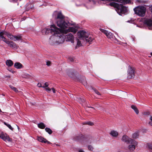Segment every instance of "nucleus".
I'll list each match as a JSON object with an SVG mask.
<instances>
[{
    "instance_id": "1",
    "label": "nucleus",
    "mask_w": 152,
    "mask_h": 152,
    "mask_svg": "<svg viewBox=\"0 0 152 152\" xmlns=\"http://www.w3.org/2000/svg\"><path fill=\"white\" fill-rule=\"evenodd\" d=\"M76 29L73 27H69L68 29L64 30L63 32L60 33V35L56 36H51L50 38L49 42L52 45L55 44H61L63 43L65 41V36L64 34H66L68 32H71L75 33L77 32Z\"/></svg>"
},
{
    "instance_id": "2",
    "label": "nucleus",
    "mask_w": 152,
    "mask_h": 152,
    "mask_svg": "<svg viewBox=\"0 0 152 152\" xmlns=\"http://www.w3.org/2000/svg\"><path fill=\"white\" fill-rule=\"evenodd\" d=\"M109 4L111 6L115 8L116 11L120 15H121V13H125L127 12V8L121 4H119L115 2H112L110 3Z\"/></svg>"
},
{
    "instance_id": "3",
    "label": "nucleus",
    "mask_w": 152,
    "mask_h": 152,
    "mask_svg": "<svg viewBox=\"0 0 152 152\" xmlns=\"http://www.w3.org/2000/svg\"><path fill=\"white\" fill-rule=\"evenodd\" d=\"M77 34L79 39H76L77 42L76 47L81 46L82 44L85 42V39L86 38L88 34L85 31L82 30L79 31Z\"/></svg>"
},
{
    "instance_id": "4",
    "label": "nucleus",
    "mask_w": 152,
    "mask_h": 152,
    "mask_svg": "<svg viewBox=\"0 0 152 152\" xmlns=\"http://www.w3.org/2000/svg\"><path fill=\"white\" fill-rule=\"evenodd\" d=\"M57 18L59 19L57 22V25L61 28H66L69 25V23H67L64 20V17L61 13H59L58 14Z\"/></svg>"
},
{
    "instance_id": "5",
    "label": "nucleus",
    "mask_w": 152,
    "mask_h": 152,
    "mask_svg": "<svg viewBox=\"0 0 152 152\" xmlns=\"http://www.w3.org/2000/svg\"><path fill=\"white\" fill-rule=\"evenodd\" d=\"M135 14L140 17H143L145 14L146 8L144 6H139L134 9Z\"/></svg>"
},
{
    "instance_id": "6",
    "label": "nucleus",
    "mask_w": 152,
    "mask_h": 152,
    "mask_svg": "<svg viewBox=\"0 0 152 152\" xmlns=\"http://www.w3.org/2000/svg\"><path fill=\"white\" fill-rule=\"evenodd\" d=\"M49 28L50 32L53 35L52 36H56L57 35H60V34L63 31L58 28L54 25H51Z\"/></svg>"
},
{
    "instance_id": "7",
    "label": "nucleus",
    "mask_w": 152,
    "mask_h": 152,
    "mask_svg": "<svg viewBox=\"0 0 152 152\" xmlns=\"http://www.w3.org/2000/svg\"><path fill=\"white\" fill-rule=\"evenodd\" d=\"M2 41L5 42L11 48L13 49H17L18 47L17 45L16 44L12 41H10L5 37H2Z\"/></svg>"
},
{
    "instance_id": "8",
    "label": "nucleus",
    "mask_w": 152,
    "mask_h": 152,
    "mask_svg": "<svg viewBox=\"0 0 152 152\" xmlns=\"http://www.w3.org/2000/svg\"><path fill=\"white\" fill-rule=\"evenodd\" d=\"M135 70L134 68H132L129 66L127 71L128 79H131L134 78V76Z\"/></svg>"
},
{
    "instance_id": "9",
    "label": "nucleus",
    "mask_w": 152,
    "mask_h": 152,
    "mask_svg": "<svg viewBox=\"0 0 152 152\" xmlns=\"http://www.w3.org/2000/svg\"><path fill=\"white\" fill-rule=\"evenodd\" d=\"M4 35H7L10 39L13 40L14 39V36L7 31H3L0 32V39L1 40H2V37H5L4 36Z\"/></svg>"
},
{
    "instance_id": "10",
    "label": "nucleus",
    "mask_w": 152,
    "mask_h": 152,
    "mask_svg": "<svg viewBox=\"0 0 152 152\" xmlns=\"http://www.w3.org/2000/svg\"><path fill=\"white\" fill-rule=\"evenodd\" d=\"M150 10L152 13V5L149 7ZM145 23L152 29V17L150 19H147L144 21Z\"/></svg>"
},
{
    "instance_id": "11",
    "label": "nucleus",
    "mask_w": 152,
    "mask_h": 152,
    "mask_svg": "<svg viewBox=\"0 0 152 152\" xmlns=\"http://www.w3.org/2000/svg\"><path fill=\"white\" fill-rule=\"evenodd\" d=\"M129 144H131L128 147V149L130 151L134 150L135 148V147L137 145V142L134 140H132V141H131Z\"/></svg>"
},
{
    "instance_id": "12",
    "label": "nucleus",
    "mask_w": 152,
    "mask_h": 152,
    "mask_svg": "<svg viewBox=\"0 0 152 152\" xmlns=\"http://www.w3.org/2000/svg\"><path fill=\"white\" fill-rule=\"evenodd\" d=\"M65 39L66 41L71 42L72 43L74 42V37L71 33H69L66 35Z\"/></svg>"
},
{
    "instance_id": "13",
    "label": "nucleus",
    "mask_w": 152,
    "mask_h": 152,
    "mask_svg": "<svg viewBox=\"0 0 152 152\" xmlns=\"http://www.w3.org/2000/svg\"><path fill=\"white\" fill-rule=\"evenodd\" d=\"M100 30L101 32L105 34L108 38L111 39L113 38V35L111 32H109L107 31L102 28L100 29Z\"/></svg>"
},
{
    "instance_id": "14",
    "label": "nucleus",
    "mask_w": 152,
    "mask_h": 152,
    "mask_svg": "<svg viewBox=\"0 0 152 152\" xmlns=\"http://www.w3.org/2000/svg\"><path fill=\"white\" fill-rule=\"evenodd\" d=\"M122 141L124 142L127 143H129L131 141H132L133 139L129 138L128 136L126 135H124L122 137L121 139Z\"/></svg>"
},
{
    "instance_id": "15",
    "label": "nucleus",
    "mask_w": 152,
    "mask_h": 152,
    "mask_svg": "<svg viewBox=\"0 0 152 152\" xmlns=\"http://www.w3.org/2000/svg\"><path fill=\"white\" fill-rule=\"evenodd\" d=\"M102 1H116L123 4H125L129 3L130 0H102Z\"/></svg>"
},
{
    "instance_id": "16",
    "label": "nucleus",
    "mask_w": 152,
    "mask_h": 152,
    "mask_svg": "<svg viewBox=\"0 0 152 152\" xmlns=\"http://www.w3.org/2000/svg\"><path fill=\"white\" fill-rule=\"evenodd\" d=\"M94 39V37L91 35H88V34L86 38L85 39V42L86 41V42H88L89 43H90Z\"/></svg>"
},
{
    "instance_id": "17",
    "label": "nucleus",
    "mask_w": 152,
    "mask_h": 152,
    "mask_svg": "<svg viewBox=\"0 0 152 152\" xmlns=\"http://www.w3.org/2000/svg\"><path fill=\"white\" fill-rule=\"evenodd\" d=\"M37 140L39 142H42L45 143L47 142L48 144H50V142L49 141H48L46 139L44 138L43 137L41 136H38L37 137Z\"/></svg>"
},
{
    "instance_id": "18",
    "label": "nucleus",
    "mask_w": 152,
    "mask_h": 152,
    "mask_svg": "<svg viewBox=\"0 0 152 152\" xmlns=\"http://www.w3.org/2000/svg\"><path fill=\"white\" fill-rule=\"evenodd\" d=\"M5 141L12 142V139L10 138L9 136L6 134H4L2 138Z\"/></svg>"
},
{
    "instance_id": "19",
    "label": "nucleus",
    "mask_w": 152,
    "mask_h": 152,
    "mask_svg": "<svg viewBox=\"0 0 152 152\" xmlns=\"http://www.w3.org/2000/svg\"><path fill=\"white\" fill-rule=\"evenodd\" d=\"M86 137L85 135L82 134H80L76 136L75 137L76 140H84L85 139Z\"/></svg>"
},
{
    "instance_id": "20",
    "label": "nucleus",
    "mask_w": 152,
    "mask_h": 152,
    "mask_svg": "<svg viewBox=\"0 0 152 152\" xmlns=\"http://www.w3.org/2000/svg\"><path fill=\"white\" fill-rule=\"evenodd\" d=\"M14 66L17 69H21L23 67V65L19 62L15 63L14 64Z\"/></svg>"
},
{
    "instance_id": "21",
    "label": "nucleus",
    "mask_w": 152,
    "mask_h": 152,
    "mask_svg": "<svg viewBox=\"0 0 152 152\" xmlns=\"http://www.w3.org/2000/svg\"><path fill=\"white\" fill-rule=\"evenodd\" d=\"M50 31L49 27L44 28L42 31V32L43 34H46L48 33Z\"/></svg>"
},
{
    "instance_id": "22",
    "label": "nucleus",
    "mask_w": 152,
    "mask_h": 152,
    "mask_svg": "<svg viewBox=\"0 0 152 152\" xmlns=\"http://www.w3.org/2000/svg\"><path fill=\"white\" fill-rule=\"evenodd\" d=\"M110 134L113 137H116L118 135V133L115 130H112L111 131Z\"/></svg>"
},
{
    "instance_id": "23",
    "label": "nucleus",
    "mask_w": 152,
    "mask_h": 152,
    "mask_svg": "<svg viewBox=\"0 0 152 152\" xmlns=\"http://www.w3.org/2000/svg\"><path fill=\"white\" fill-rule=\"evenodd\" d=\"M131 108L137 114H139V111L136 106L134 105H132Z\"/></svg>"
},
{
    "instance_id": "24",
    "label": "nucleus",
    "mask_w": 152,
    "mask_h": 152,
    "mask_svg": "<svg viewBox=\"0 0 152 152\" xmlns=\"http://www.w3.org/2000/svg\"><path fill=\"white\" fill-rule=\"evenodd\" d=\"M6 65L9 66H12L13 64V63L12 61L10 60H7L6 61Z\"/></svg>"
},
{
    "instance_id": "25",
    "label": "nucleus",
    "mask_w": 152,
    "mask_h": 152,
    "mask_svg": "<svg viewBox=\"0 0 152 152\" xmlns=\"http://www.w3.org/2000/svg\"><path fill=\"white\" fill-rule=\"evenodd\" d=\"M22 37L20 35H18L17 36H14V39L13 40L15 41L16 40H21Z\"/></svg>"
},
{
    "instance_id": "26",
    "label": "nucleus",
    "mask_w": 152,
    "mask_h": 152,
    "mask_svg": "<svg viewBox=\"0 0 152 152\" xmlns=\"http://www.w3.org/2000/svg\"><path fill=\"white\" fill-rule=\"evenodd\" d=\"M139 136V133L138 132H136L134 133L132 135V137L134 139H136Z\"/></svg>"
},
{
    "instance_id": "27",
    "label": "nucleus",
    "mask_w": 152,
    "mask_h": 152,
    "mask_svg": "<svg viewBox=\"0 0 152 152\" xmlns=\"http://www.w3.org/2000/svg\"><path fill=\"white\" fill-rule=\"evenodd\" d=\"M146 147L150 151H152V143H148L146 145Z\"/></svg>"
},
{
    "instance_id": "28",
    "label": "nucleus",
    "mask_w": 152,
    "mask_h": 152,
    "mask_svg": "<svg viewBox=\"0 0 152 152\" xmlns=\"http://www.w3.org/2000/svg\"><path fill=\"white\" fill-rule=\"evenodd\" d=\"M38 126L39 128L41 129H44L45 127V125L43 123H41L38 124Z\"/></svg>"
},
{
    "instance_id": "29",
    "label": "nucleus",
    "mask_w": 152,
    "mask_h": 152,
    "mask_svg": "<svg viewBox=\"0 0 152 152\" xmlns=\"http://www.w3.org/2000/svg\"><path fill=\"white\" fill-rule=\"evenodd\" d=\"M45 130L46 132H48L49 134H51L52 133V132L50 128H46Z\"/></svg>"
},
{
    "instance_id": "30",
    "label": "nucleus",
    "mask_w": 152,
    "mask_h": 152,
    "mask_svg": "<svg viewBox=\"0 0 152 152\" xmlns=\"http://www.w3.org/2000/svg\"><path fill=\"white\" fill-rule=\"evenodd\" d=\"M4 124L7 126L10 129L12 130H13V128L11 126L10 124H7L6 122H4Z\"/></svg>"
},
{
    "instance_id": "31",
    "label": "nucleus",
    "mask_w": 152,
    "mask_h": 152,
    "mask_svg": "<svg viewBox=\"0 0 152 152\" xmlns=\"http://www.w3.org/2000/svg\"><path fill=\"white\" fill-rule=\"evenodd\" d=\"M10 87L14 91H15L16 92H18V90L15 87L11 86H10Z\"/></svg>"
},
{
    "instance_id": "32",
    "label": "nucleus",
    "mask_w": 152,
    "mask_h": 152,
    "mask_svg": "<svg viewBox=\"0 0 152 152\" xmlns=\"http://www.w3.org/2000/svg\"><path fill=\"white\" fill-rule=\"evenodd\" d=\"M85 124H87L90 126H92L94 125V123L91 121H88L85 122Z\"/></svg>"
},
{
    "instance_id": "33",
    "label": "nucleus",
    "mask_w": 152,
    "mask_h": 152,
    "mask_svg": "<svg viewBox=\"0 0 152 152\" xmlns=\"http://www.w3.org/2000/svg\"><path fill=\"white\" fill-rule=\"evenodd\" d=\"M92 89L95 92V93L97 94V95H100V94L99 92L95 88H92Z\"/></svg>"
},
{
    "instance_id": "34",
    "label": "nucleus",
    "mask_w": 152,
    "mask_h": 152,
    "mask_svg": "<svg viewBox=\"0 0 152 152\" xmlns=\"http://www.w3.org/2000/svg\"><path fill=\"white\" fill-rule=\"evenodd\" d=\"M88 149L90 151H92L94 148L91 145H90L88 146Z\"/></svg>"
},
{
    "instance_id": "35",
    "label": "nucleus",
    "mask_w": 152,
    "mask_h": 152,
    "mask_svg": "<svg viewBox=\"0 0 152 152\" xmlns=\"http://www.w3.org/2000/svg\"><path fill=\"white\" fill-rule=\"evenodd\" d=\"M150 120L151 121L148 123L151 126H152V116H151L150 118Z\"/></svg>"
},
{
    "instance_id": "36",
    "label": "nucleus",
    "mask_w": 152,
    "mask_h": 152,
    "mask_svg": "<svg viewBox=\"0 0 152 152\" xmlns=\"http://www.w3.org/2000/svg\"><path fill=\"white\" fill-rule=\"evenodd\" d=\"M45 90L47 91L48 92H49L51 90V89L49 88V87H46L45 88Z\"/></svg>"
},
{
    "instance_id": "37",
    "label": "nucleus",
    "mask_w": 152,
    "mask_h": 152,
    "mask_svg": "<svg viewBox=\"0 0 152 152\" xmlns=\"http://www.w3.org/2000/svg\"><path fill=\"white\" fill-rule=\"evenodd\" d=\"M45 86H43L42 87L45 88L47 87L48 86V82H46L45 83Z\"/></svg>"
},
{
    "instance_id": "38",
    "label": "nucleus",
    "mask_w": 152,
    "mask_h": 152,
    "mask_svg": "<svg viewBox=\"0 0 152 152\" xmlns=\"http://www.w3.org/2000/svg\"><path fill=\"white\" fill-rule=\"evenodd\" d=\"M46 65L48 66H50L51 65V62L49 61H48L46 62Z\"/></svg>"
},
{
    "instance_id": "39",
    "label": "nucleus",
    "mask_w": 152,
    "mask_h": 152,
    "mask_svg": "<svg viewBox=\"0 0 152 152\" xmlns=\"http://www.w3.org/2000/svg\"><path fill=\"white\" fill-rule=\"evenodd\" d=\"M37 86L39 87H43L42 86L41 84L40 83H39L37 84Z\"/></svg>"
},
{
    "instance_id": "40",
    "label": "nucleus",
    "mask_w": 152,
    "mask_h": 152,
    "mask_svg": "<svg viewBox=\"0 0 152 152\" xmlns=\"http://www.w3.org/2000/svg\"><path fill=\"white\" fill-rule=\"evenodd\" d=\"M80 100H81L82 102H85V99H82L81 98H80Z\"/></svg>"
},
{
    "instance_id": "41",
    "label": "nucleus",
    "mask_w": 152,
    "mask_h": 152,
    "mask_svg": "<svg viewBox=\"0 0 152 152\" xmlns=\"http://www.w3.org/2000/svg\"><path fill=\"white\" fill-rule=\"evenodd\" d=\"M51 89L52 90L53 92L55 93L56 92L55 89L54 88H52Z\"/></svg>"
},
{
    "instance_id": "42",
    "label": "nucleus",
    "mask_w": 152,
    "mask_h": 152,
    "mask_svg": "<svg viewBox=\"0 0 152 152\" xmlns=\"http://www.w3.org/2000/svg\"><path fill=\"white\" fill-rule=\"evenodd\" d=\"M83 85H84L85 86H86V84H87V83H86V81H85H85H83Z\"/></svg>"
},
{
    "instance_id": "43",
    "label": "nucleus",
    "mask_w": 152,
    "mask_h": 152,
    "mask_svg": "<svg viewBox=\"0 0 152 152\" xmlns=\"http://www.w3.org/2000/svg\"><path fill=\"white\" fill-rule=\"evenodd\" d=\"M79 152H85L82 149H80L79 150Z\"/></svg>"
},
{
    "instance_id": "44",
    "label": "nucleus",
    "mask_w": 152,
    "mask_h": 152,
    "mask_svg": "<svg viewBox=\"0 0 152 152\" xmlns=\"http://www.w3.org/2000/svg\"><path fill=\"white\" fill-rule=\"evenodd\" d=\"M4 134H0V138L2 139Z\"/></svg>"
},
{
    "instance_id": "45",
    "label": "nucleus",
    "mask_w": 152,
    "mask_h": 152,
    "mask_svg": "<svg viewBox=\"0 0 152 152\" xmlns=\"http://www.w3.org/2000/svg\"><path fill=\"white\" fill-rule=\"evenodd\" d=\"M145 113V114H147V115H149L150 114V113L149 112H147V113Z\"/></svg>"
},
{
    "instance_id": "46",
    "label": "nucleus",
    "mask_w": 152,
    "mask_h": 152,
    "mask_svg": "<svg viewBox=\"0 0 152 152\" xmlns=\"http://www.w3.org/2000/svg\"><path fill=\"white\" fill-rule=\"evenodd\" d=\"M71 59H70V60L72 61H73V58H71Z\"/></svg>"
},
{
    "instance_id": "47",
    "label": "nucleus",
    "mask_w": 152,
    "mask_h": 152,
    "mask_svg": "<svg viewBox=\"0 0 152 152\" xmlns=\"http://www.w3.org/2000/svg\"><path fill=\"white\" fill-rule=\"evenodd\" d=\"M151 55L152 56V53H151Z\"/></svg>"
},
{
    "instance_id": "48",
    "label": "nucleus",
    "mask_w": 152,
    "mask_h": 152,
    "mask_svg": "<svg viewBox=\"0 0 152 152\" xmlns=\"http://www.w3.org/2000/svg\"><path fill=\"white\" fill-rule=\"evenodd\" d=\"M1 112V109H0V112Z\"/></svg>"
},
{
    "instance_id": "49",
    "label": "nucleus",
    "mask_w": 152,
    "mask_h": 152,
    "mask_svg": "<svg viewBox=\"0 0 152 152\" xmlns=\"http://www.w3.org/2000/svg\"><path fill=\"white\" fill-rule=\"evenodd\" d=\"M92 108H93L94 110V108L92 107Z\"/></svg>"
},
{
    "instance_id": "50",
    "label": "nucleus",
    "mask_w": 152,
    "mask_h": 152,
    "mask_svg": "<svg viewBox=\"0 0 152 152\" xmlns=\"http://www.w3.org/2000/svg\"><path fill=\"white\" fill-rule=\"evenodd\" d=\"M18 129H19V127H18Z\"/></svg>"
}]
</instances>
